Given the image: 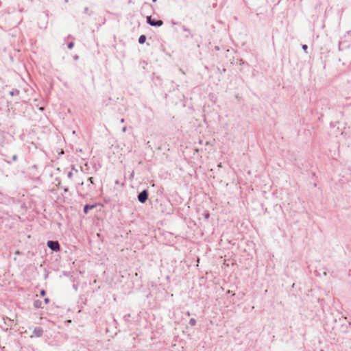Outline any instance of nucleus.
<instances>
[{
  "mask_svg": "<svg viewBox=\"0 0 351 351\" xmlns=\"http://www.w3.org/2000/svg\"><path fill=\"white\" fill-rule=\"evenodd\" d=\"M9 95L12 97H16V102H18L19 100H20V90L17 88H13L12 90L9 92Z\"/></svg>",
  "mask_w": 351,
  "mask_h": 351,
  "instance_id": "7",
  "label": "nucleus"
},
{
  "mask_svg": "<svg viewBox=\"0 0 351 351\" xmlns=\"http://www.w3.org/2000/svg\"><path fill=\"white\" fill-rule=\"evenodd\" d=\"M186 315L187 316H190V315H191V313H190V312H189V311H187V312L186 313Z\"/></svg>",
  "mask_w": 351,
  "mask_h": 351,
  "instance_id": "35",
  "label": "nucleus"
},
{
  "mask_svg": "<svg viewBox=\"0 0 351 351\" xmlns=\"http://www.w3.org/2000/svg\"><path fill=\"white\" fill-rule=\"evenodd\" d=\"M73 59H74L75 60H77L79 59V56H78L77 55H75V56H73Z\"/></svg>",
  "mask_w": 351,
  "mask_h": 351,
  "instance_id": "29",
  "label": "nucleus"
},
{
  "mask_svg": "<svg viewBox=\"0 0 351 351\" xmlns=\"http://www.w3.org/2000/svg\"><path fill=\"white\" fill-rule=\"evenodd\" d=\"M98 205H99V204H97V203H95L94 204H85L84 206V208H83L84 213L85 215H87L90 210H92V209L96 208Z\"/></svg>",
  "mask_w": 351,
  "mask_h": 351,
  "instance_id": "5",
  "label": "nucleus"
},
{
  "mask_svg": "<svg viewBox=\"0 0 351 351\" xmlns=\"http://www.w3.org/2000/svg\"><path fill=\"white\" fill-rule=\"evenodd\" d=\"M152 1H153V2H156V1H157V0H152Z\"/></svg>",
  "mask_w": 351,
  "mask_h": 351,
  "instance_id": "40",
  "label": "nucleus"
},
{
  "mask_svg": "<svg viewBox=\"0 0 351 351\" xmlns=\"http://www.w3.org/2000/svg\"><path fill=\"white\" fill-rule=\"evenodd\" d=\"M204 218L208 220L210 217V213L208 211H206L204 214Z\"/></svg>",
  "mask_w": 351,
  "mask_h": 351,
  "instance_id": "19",
  "label": "nucleus"
},
{
  "mask_svg": "<svg viewBox=\"0 0 351 351\" xmlns=\"http://www.w3.org/2000/svg\"><path fill=\"white\" fill-rule=\"evenodd\" d=\"M134 171H132V172L130 174L129 179H130V180H132V179L134 178Z\"/></svg>",
  "mask_w": 351,
  "mask_h": 351,
  "instance_id": "26",
  "label": "nucleus"
},
{
  "mask_svg": "<svg viewBox=\"0 0 351 351\" xmlns=\"http://www.w3.org/2000/svg\"><path fill=\"white\" fill-rule=\"evenodd\" d=\"M302 49L305 51V53H308V51H307V49H308V45H306V44H303V45H302Z\"/></svg>",
  "mask_w": 351,
  "mask_h": 351,
  "instance_id": "17",
  "label": "nucleus"
},
{
  "mask_svg": "<svg viewBox=\"0 0 351 351\" xmlns=\"http://www.w3.org/2000/svg\"><path fill=\"white\" fill-rule=\"evenodd\" d=\"M15 254H20L21 253H20V252L19 250H17V251H16Z\"/></svg>",
  "mask_w": 351,
  "mask_h": 351,
  "instance_id": "36",
  "label": "nucleus"
},
{
  "mask_svg": "<svg viewBox=\"0 0 351 351\" xmlns=\"http://www.w3.org/2000/svg\"><path fill=\"white\" fill-rule=\"evenodd\" d=\"M147 40V37L145 35L142 34L139 36L138 42L139 44H144Z\"/></svg>",
  "mask_w": 351,
  "mask_h": 351,
  "instance_id": "10",
  "label": "nucleus"
},
{
  "mask_svg": "<svg viewBox=\"0 0 351 351\" xmlns=\"http://www.w3.org/2000/svg\"><path fill=\"white\" fill-rule=\"evenodd\" d=\"M34 307L36 309L43 308V302L40 300H36L34 301Z\"/></svg>",
  "mask_w": 351,
  "mask_h": 351,
  "instance_id": "9",
  "label": "nucleus"
},
{
  "mask_svg": "<svg viewBox=\"0 0 351 351\" xmlns=\"http://www.w3.org/2000/svg\"><path fill=\"white\" fill-rule=\"evenodd\" d=\"M109 201H110V200H109V199H104V202H109Z\"/></svg>",
  "mask_w": 351,
  "mask_h": 351,
  "instance_id": "37",
  "label": "nucleus"
},
{
  "mask_svg": "<svg viewBox=\"0 0 351 351\" xmlns=\"http://www.w3.org/2000/svg\"><path fill=\"white\" fill-rule=\"evenodd\" d=\"M215 49L216 51H219V47L216 46V47H215Z\"/></svg>",
  "mask_w": 351,
  "mask_h": 351,
  "instance_id": "31",
  "label": "nucleus"
},
{
  "mask_svg": "<svg viewBox=\"0 0 351 351\" xmlns=\"http://www.w3.org/2000/svg\"><path fill=\"white\" fill-rule=\"evenodd\" d=\"M73 288H74L75 290H77V285H73Z\"/></svg>",
  "mask_w": 351,
  "mask_h": 351,
  "instance_id": "33",
  "label": "nucleus"
},
{
  "mask_svg": "<svg viewBox=\"0 0 351 351\" xmlns=\"http://www.w3.org/2000/svg\"><path fill=\"white\" fill-rule=\"evenodd\" d=\"M232 293V291L228 290L226 292V294H230Z\"/></svg>",
  "mask_w": 351,
  "mask_h": 351,
  "instance_id": "34",
  "label": "nucleus"
},
{
  "mask_svg": "<svg viewBox=\"0 0 351 351\" xmlns=\"http://www.w3.org/2000/svg\"><path fill=\"white\" fill-rule=\"evenodd\" d=\"M351 326V324L349 322L348 324H341V331L343 332H348V327H350Z\"/></svg>",
  "mask_w": 351,
  "mask_h": 351,
  "instance_id": "11",
  "label": "nucleus"
},
{
  "mask_svg": "<svg viewBox=\"0 0 351 351\" xmlns=\"http://www.w3.org/2000/svg\"><path fill=\"white\" fill-rule=\"evenodd\" d=\"M196 323H197V322H196V319H194V318H191V319H190V320H189V324H190L191 326H195V325H196Z\"/></svg>",
  "mask_w": 351,
  "mask_h": 351,
  "instance_id": "15",
  "label": "nucleus"
},
{
  "mask_svg": "<svg viewBox=\"0 0 351 351\" xmlns=\"http://www.w3.org/2000/svg\"><path fill=\"white\" fill-rule=\"evenodd\" d=\"M3 321H4V324L10 327V328L13 326L14 325V320L8 317H3Z\"/></svg>",
  "mask_w": 351,
  "mask_h": 351,
  "instance_id": "8",
  "label": "nucleus"
},
{
  "mask_svg": "<svg viewBox=\"0 0 351 351\" xmlns=\"http://www.w3.org/2000/svg\"><path fill=\"white\" fill-rule=\"evenodd\" d=\"M67 177L69 178V179H71L73 178V173L72 171H69L68 173H67Z\"/></svg>",
  "mask_w": 351,
  "mask_h": 351,
  "instance_id": "22",
  "label": "nucleus"
},
{
  "mask_svg": "<svg viewBox=\"0 0 351 351\" xmlns=\"http://www.w3.org/2000/svg\"><path fill=\"white\" fill-rule=\"evenodd\" d=\"M149 197V191L147 189H143L142 191L138 193L137 195L138 201L141 204H145Z\"/></svg>",
  "mask_w": 351,
  "mask_h": 351,
  "instance_id": "4",
  "label": "nucleus"
},
{
  "mask_svg": "<svg viewBox=\"0 0 351 351\" xmlns=\"http://www.w3.org/2000/svg\"><path fill=\"white\" fill-rule=\"evenodd\" d=\"M75 43L73 41L69 42L67 43V47L69 49H72L74 47Z\"/></svg>",
  "mask_w": 351,
  "mask_h": 351,
  "instance_id": "14",
  "label": "nucleus"
},
{
  "mask_svg": "<svg viewBox=\"0 0 351 351\" xmlns=\"http://www.w3.org/2000/svg\"><path fill=\"white\" fill-rule=\"evenodd\" d=\"M33 334L36 337H40L43 335V329L40 326L35 327L33 330Z\"/></svg>",
  "mask_w": 351,
  "mask_h": 351,
  "instance_id": "6",
  "label": "nucleus"
},
{
  "mask_svg": "<svg viewBox=\"0 0 351 351\" xmlns=\"http://www.w3.org/2000/svg\"><path fill=\"white\" fill-rule=\"evenodd\" d=\"M46 293H47V292H46V291H45V289H41V290L40 291V295L41 296H45V295H46Z\"/></svg>",
  "mask_w": 351,
  "mask_h": 351,
  "instance_id": "21",
  "label": "nucleus"
},
{
  "mask_svg": "<svg viewBox=\"0 0 351 351\" xmlns=\"http://www.w3.org/2000/svg\"><path fill=\"white\" fill-rule=\"evenodd\" d=\"M44 302H45V304H49V303L50 302V299H49V298H45L44 299Z\"/></svg>",
  "mask_w": 351,
  "mask_h": 351,
  "instance_id": "24",
  "label": "nucleus"
},
{
  "mask_svg": "<svg viewBox=\"0 0 351 351\" xmlns=\"http://www.w3.org/2000/svg\"><path fill=\"white\" fill-rule=\"evenodd\" d=\"M146 22L148 25L152 27H160L163 25V21L162 20L152 18V16H147L146 17Z\"/></svg>",
  "mask_w": 351,
  "mask_h": 351,
  "instance_id": "3",
  "label": "nucleus"
},
{
  "mask_svg": "<svg viewBox=\"0 0 351 351\" xmlns=\"http://www.w3.org/2000/svg\"><path fill=\"white\" fill-rule=\"evenodd\" d=\"M47 246L53 252H58L61 250V247L58 241L49 240L47 242Z\"/></svg>",
  "mask_w": 351,
  "mask_h": 351,
  "instance_id": "2",
  "label": "nucleus"
},
{
  "mask_svg": "<svg viewBox=\"0 0 351 351\" xmlns=\"http://www.w3.org/2000/svg\"><path fill=\"white\" fill-rule=\"evenodd\" d=\"M351 45V40L344 36L339 42L338 49L339 51H343L348 49Z\"/></svg>",
  "mask_w": 351,
  "mask_h": 351,
  "instance_id": "1",
  "label": "nucleus"
},
{
  "mask_svg": "<svg viewBox=\"0 0 351 351\" xmlns=\"http://www.w3.org/2000/svg\"><path fill=\"white\" fill-rule=\"evenodd\" d=\"M182 29H183V31H184V32H189V33L190 34V37H191V38H193V34L191 33V31H190V29H189L188 27H186V26H182Z\"/></svg>",
  "mask_w": 351,
  "mask_h": 351,
  "instance_id": "16",
  "label": "nucleus"
},
{
  "mask_svg": "<svg viewBox=\"0 0 351 351\" xmlns=\"http://www.w3.org/2000/svg\"><path fill=\"white\" fill-rule=\"evenodd\" d=\"M17 158H18V156L16 154L13 155L12 157V160L13 161H16L17 160Z\"/></svg>",
  "mask_w": 351,
  "mask_h": 351,
  "instance_id": "25",
  "label": "nucleus"
},
{
  "mask_svg": "<svg viewBox=\"0 0 351 351\" xmlns=\"http://www.w3.org/2000/svg\"><path fill=\"white\" fill-rule=\"evenodd\" d=\"M239 64H240V65H243V64H245L244 60H242V59H239Z\"/></svg>",
  "mask_w": 351,
  "mask_h": 351,
  "instance_id": "28",
  "label": "nucleus"
},
{
  "mask_svg": "<svg viewBox=\"0 0 351 351\" xmlns=\"http://www.w3.org/2000/svg\"><path fill=\"white\" fill-rule=\"evenodd\" d=\"M115 184H117V185L120 184L121 186H124V183L123 182L121 183L118 180L115 181Z\"/></svg>",
  "mask_w": 351,
  "mask_h": 351,
  "instance_id": "23",
  "label": "nucleus"
},
{
  "mask_svg": "<svg viewBox=\"0 0 351 351\" xmlns=\"http://www.w3.org/2000/svg\"><path fill=\"white\" fill-rule=\"evenodd\" d=\"M72 169H73V170H75V171H77V170L74 167V166H73Z\"/></svg>",
  "mask_w": 351,
  "mask_h": 351,
  "instance_id": "38",
  "label": "nucleus"
},
{
  "mask_svg": "<svg viewBox=\"0 0 351 351\" xmlns=\"http://www.w3.org/2000/svg\"><path fill=\"white\" fill-rule=\"evenodd\" d=\"M88 181L90 182V184H94V178L93 177H90L88 178Z\"/></svg>",
  "mask_w": 351,
  "mask_h": 351,
  "instance_id": "20",
  "label": "nucleus"
},
{
  "mask_svg": "<svg viewBox=\"0 0 351 351\" xmlns=\"http://www.w3.org/2000/svg\"><path fill=\"white\" fill-rule=\"evenodd\" d=\"M62 189H63V191L64 193H66L69 191V188L68 187H63V186H60Z\"/></svg>",
  "mask_w": 351,
  "mask_h": 351,
  "instance_id": "27",
  "label": "nucleus"
},
{
  "mask_svg": "<svg viewBox=\"0 0 351 351\" xmlns=\"http://www.w3.org/2000/svg\"><path fill=\"white\" fill-rule=\"evenodd\" d=\"M120 122H121V123H124V122H125V119L122 118V119L120 120Z\"/></svg>",
  "mask_w": 351,
  "mask_h": 351,
  "instance_id": "32",
  "label": "nucleus"
},
{
  "mask_svg": "<svg viewBox=\"0 0 351 351\" xmlns=\"http://www.w3.org/2000/svg\"><path fill=\"white\" fill-rule=\"evenodd\" d=\"M180 72H182V73H184V72L182 71V69H180Z\"/></svg>",
  "mask_w": 351,
  "mask_h": 351,
  "instance_id": "39",
  "label": "nucleus"
},
{
  "mask_svg": "<svg viewBox=\"0 0 351 351\" xmlns=\"http://www.w3.org/2000/svg\"><path fill=\"white\" fill-rule=\"evenodd\" d=\"M126 130H127V128H126V126H124V127L122 128V132H126Z\"/></svg>",
  "mask_w": 351,
  "mask_h": 351,
  "instance_id": "30",
  "label": "nucleus"
},
{
  "mask_svg": "<svg viewBox=\"0 0 351 351\" xmlns=\"http://www.w3.org/2000/svg\"><path fill=\"white\" fill-rule=\"evenodd\" d=\"M84 13L90 16L93 14V12L92 11H90L88 7H85L84 10Z\"/></svg>",
  "mask_w": 351,
  "mask_h": 351,
  "instance_id": "13",
  "label": "nucleus"
},
{
  "mask_svg": "<svg viewBox=\"0 0 351 351\" xmlns=\"http://www.w3.org/2000/svg\"><path fill=\"white\" fill-rule=\"evenodd\" d=\"M345 36H346V38H348V39H350L351 40V30L347 32V33Z\"/></svg>",
  "mask_w": 351,
  "mask_h": 351,
  "instance_id": "18",
  "label": "nucleus"
},
{
  "mask_svg": "<svg viewBox=\"0 0 351 351\" xmlns=\"http://www.w3.org/2000/svg\"><path fill=\"white\" fill-rule=\"evenodd\" d=\"M131 315L130 313L125 314L123 317V319L125 322L131 324L130 321Z\"/></svg>",
  "mask_w": 351,
  "mask_h": 351,
  "instance_id": "12",
  "label": "nucleus"
}]
</instances>
